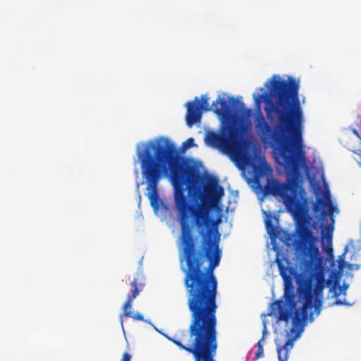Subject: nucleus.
Returning <instances> with one entry per match:
<instances>
[{"instance_id": "f257e3e1", "label": "nucleus", "mask_w": 361, "mask_h": 361, "mask_svg": "<svg viewBox=\"0 0 361 361\" xmlns=\"http://www.w3.org/2000/svg\"><path fill=\"white\" fill-rule=\"evenodd\" d=\"M141 173L147 183V196L154 211L159 207V183L168 178L173 188L175 208L180 219L187 303L190 312L188 334H217L218 281L214 271L220 263V235L212 238L214 220L210 212L224 195L217 180L204 188H195L197 169L184 159L176 145L159 137L137 145Z\"/></svg>"}, {"instance_id": "f03ea898", "label": "nucleus", "mask_w": 361, "mask_h": 361, "mask_svg": "<svg viewBox=\"0 0 361 361\" xmlns=\"http://www.w3.org/2000/svg\"><path fill=\"white\" fill-rule=\"evenodd\" d=\"M269 94L253 95L256 103L254 120L257 134L262 142L273 147L282 158L287 171L285 183L277 179L269 180L264 187L267 193L280 196L287 211L297 224L303 220L310 224L307 198L300 184V157L303 145V111L301 106L300 82L292 77L287 80L274 75L270 81Z\"/></svg>"}, {"instance_id": "7ed1b4c3", "label": "nucleus", "mask_w": 361, "mask_h": 361, "mask_svg": "<svg viewBox=\"0 0 361 361\" xmlns=\"http://www.w3.org/2000/svg\"><path fill=\"white\" fill-rule=\"evenodd\" d=\"M298 238L295 243V257L298 272L291 265L288 256L278 251L275 262L283 281L284 300H278L270 305L269 315H275L278 321L288 323L292 317L290 334L285 344H277L279 361H287L288 352L293 348L294 341L303 331L308 321H314V314L319 315L323 303V290L328 284V268L324 258L317 245L319 239L313 233L310 224L304 220L296 225Z\"/></svg>"}, {"instance_id": "20e7f679", "label": "nucleus", "mask_w": 361, "mask_h": 361, "mask_svg": "<svg viewBox=\"0 0 361 361\" xmlns=\"http://www.w3.org/2000/svg\"><path fill=\"white\" fill-rule=\"evenodd\" d=\"M228 102L231 109L236 114L239 111L245 118L251 116L252 109H245L242 101L231 97ZM236 118L237 115L229 120H224L218 132L208 131L206 133L205 142L207 145L219 149L224 154L240 159L244 156L249 142L244 139L243 127L236 121Z\"/></svg>"}, {"instance_id": "39448f33", "label": "nucleus", "mask_w": 361, "mask_h": 361, "mask_svg": "<svg viewBox=\"0 0 361 361\" xmlns=\"http://www.w3.org/2000/svg\"><path fill=\"white\" fill-rule=\"evenodd\" d=\"M166 338L180 349L192 354L195 361H215L218 348L217 334L192 335L183 330L173 338Z\"/></svg>"}, {"instance_id": "423d86ee", "label": "nucleus", "mask_w": 361, "mask_h": 361, "mask_svg": "<svg viewBox=\"0 0 361 361\" xmlns=\"http://www.w3.org/2000/svg\"><path fill=\"white\" fill-rule=\"evenodd\" d=\"M207 95H202L201 99H198V104L203 112H207L211 109L222 120H229L235 117L236 113L231 109L228 102L224 97H219L216 101L213 102L209 106Z\"/></svg>"}, {"instance_id": "0eeeda50", "label": "nucleus", "mask_w": 361, "mask_h": 361, "mask_svg": "<svg viewBox=\"0 0 361 361\" xmlns=\"http://www.w3.org/2000/svg\"><path fill=\"white\" fill-rule=\"evenodd\" d=\"M336 207L333 205L330 200L329 190L324 192V198L317 197L315 203L313 204V211L317 215L320 220L326 219L328 213L333 214Z\"/></svg>"}, {"instance_id": "6e6552de", "label": "nucleus", "mask_w": 361, "mask_h": 361, "mask_svg": "<svg viewBox=\"0 0 361 361\" xmlns=\"http://www.w3.org/2000/svg\"><path fill=\"white\" fill-rule=\"evenodd\" d=\"M198 97H196L193 101L187 103V112L185 115V121L188 127L199 123L201 120L202 111L198 104Z\"/></svg>"}, {"instance_id": "1a4fd4ad", "label": "nucleus", "mask_w": 361, "mask_h": 361, "mask_svg": "<svg viewBox=\"0 0 361 361\" xmlns=\"http://www.w3.org/2000/svg\"><path fill=\"white\" fill-rule=\"evenodd\" d=\"M130 285L132 287V290H131L130 293L128 294V298H127L126 302L123 304V313L120 316L121 324L122 326H123L122 317H127L132 316V312L129 310V309H130V307L132 306L133 300L139 295L140 291L137 288V282L136 279H134L133 280Z\"/></svg>"}, {"instance_id": "9d476101", "label": "nucleus", "mask_w": 361, "mask_h": 361, "mask_svg": "<svg viewBox=\"0 0 361 361\" xmlns=\"http://www.w3.org/2000/svg\"><path fill=\"white\" fill-rule=\"evenodd\" d=\"M333 226L321 225V243L323 247L326 246L325 251L329 255H332V235Z\"/></svg>"}, {"instance_id": "9b49d317", "label": "nucleus", "mask_w": 361, "mask_h": 361, "mask_svg": "<svg viewBox=\"0 0 361 361\" xmlns=\"http://www.w3.org/2000/svg\"><path fill=\"white\" fill-rule=\"evenodd\" d=\"M267 336V326L266 323L264 322V326L262 329V338L257 342L256 347L257 348V352L255 353V359L258 360L264 357V340Z\"/></svg>"}, {"instance_id": "f8f14e48", "label": "nucleus", "mask_w": 361, "mask_h": 361, "mask_svg": "<svg viewBox=\"0 0 361 361\" xmlns=\"http://www.w3.org/2000/svg\"><path fill=\"white\" fill-rule=\"evenodd\" d=\"M195 145V140L193 138H188L186 141L183 143V147L184 149H189Z\"/></svg>"}, {"instance_id": "ddd939ff", "label": "nucleus", "mask_w": 361, "mask_h": 361, "mask_svg": "<svg viewBox=\"0 0 361 361\" xmlns=\"http://www.w3.org/2000/svg\"><path fill=\"white\" fill-rule=\"evenodd\" d=\"M344 255H345V253H343L342 255H341L339 257L338 268L340 269H343L346 265V262H345V259H344Z\"/></svg>"}, {"instance_id": "4468645a", "label": "nucleus", "mask_w": 361, "mask_h": 361, "mask_svg": "<svg viewBox=\"0 0 361 361\" xmlns=\"http://www.w3.org/2000/svg\"><path fill=\"white\" fill-rule=\"evenodd\" d=\"M130 317H132L134 320H139V321L144 320V317L140 313H137L135 314H133L132 313V316Z\"/></svg>"}, {"instance_id": "2eb2a0df", "label": "nucleus", "mask_w": 361, "mask_h": 361, "mask_svg": "<svg viewBox=\"0 0 361 361\" xmlns=\"http://www.w3.org/2000/svg\"><path fill=\"white\" fill-rule=\"evenodd\" d=\"M132 356L128 353L126 352L123 353L121 361H131Z\"/></svg>"}, {"instance_id": "dca6fc26", "label": "nucleus", "mask_w": 361, "mask_h": 361, "mask_svg": "<svg viewBox=\"0 0 361 361\" xmlns=\"http://www.w3.org/2000/svg\"><path fill=\"white\" fill-rule=\"evenodd\" d=\"M336 305H346L347 303L345 301H343L341 300L337 299L335 302Z\"/></svg>"}, {"instance_id": "f3484780", "label": "nucleus", "mask_w": 361, "mask_h": 361, "mask_svg": "<svg viewBox=\"0 0 361 361\" xmlns=\"http://www.w3.org/2000/svg\"><path fill=\"white\" fill-rule=\"evenodd\" d=\"M339 291H340V292L338 293L336 292V290H335V292H334V296H336V297H338V295H340V294L341 293V292H342L341 288H340V289H339Z\"/></svg>"}, {"instance_id": "a211bd4d", "label": "nucleus", "mask_w": 361, "mask_h": 361, "mask_svg": "<svg viewBox=\"0 0 361 361\" xmlns=\"http://www.w3.org/2000/svg\"><path fill=\"white\" fill-rule=\"evenodd\" d=\"M353 133H355V134L358 137H360V135H359V134H358V133H357V131L356 130H355V129H354V130H353Z\"/></svg>"}, {"instance_id": "6ab92c4d", "label": "nucleus", "mask_w": 361, "mask_h": 361, "mask_svg": "<svg viewBox=\"0 0 361 361\" xmlns=\"http://www.w3.org/2000/svg\"><path fill=\"white\" fill-rule=\"evenodd\" d=\"M272 234H273L274 235H275V236L276 235V234L274 232H273V233H272Z\"/></svg>"}]
</instances>
